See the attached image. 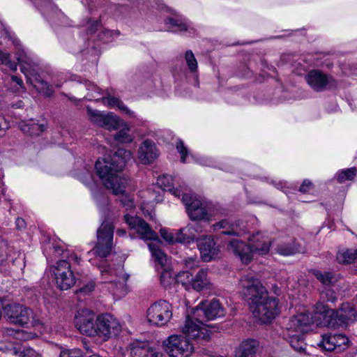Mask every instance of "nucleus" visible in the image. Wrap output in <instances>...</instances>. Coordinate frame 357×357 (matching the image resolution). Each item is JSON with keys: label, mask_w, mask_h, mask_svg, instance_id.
I'll return each instance as SVG.
<instances>
[{"label": "nucleus", "mask_w": 357, "mask_h": 357, "mask_svg": "<svg viewBox=\"0 0 357 357\" xmlns=\"http://www.w3.org/2000/svg\"><path fill=\"white\" fill-rule=\"evenodd\" d=\"M132 158L130 151L118 149L112 155L105 156L96 162V170L105 187L112 190L114 195H123L128 184V179L119 175L126 163Z\"/></svg>", "instance_id": "1"}, {"label": "nucleus", "mask_w": 357, "mask_h": 357, "mask_svg": "<svg viewBox=\"0 0 357 357\" xmlns=\"http://www.w3.org/2000/svg\"><path fill=\"white\" fill-rule=\"evenodd\" d=\"M75 323L79 331L89 337H98L106 342L113 336H116L121 330L119 321L110 314L98 316L89 310L78 311Z\"/></svg>", "instance_id": "2"}, {"label": "nucleus", "mask_w": 357, "mask_h": 357, "mask_svg": "<svg viewBox=\"0 0 357 357\" xmlns=\"http://www.w3.org/2000/svg\"><path fill=\"white\" fill-rule=\"evenodd\" d=\"M225 310L218 300L201 302L192 311V317L187 316L181 331L190 338L198 341H208L211 332L204 321L223 317Z\"/></svg>", "instance_id": "3"}, {"label": "nucleus", "mask_w": 357, "mask_h": 357, "mask_svg": "<svg viewBox=\"0 0 357 357\" xmlns=\"http://www.w3.org/2000/svg\"><path fill=\"white\" fill-rule=\"evenodd\" d=\"M227 248L238 256L243 263L248 264L254 254L266 255L268 252L270 241L260 233H257L250 239L249 245L235 238L229 242Z\"/></svg>", "instance_id": "4"}, {"label": "nucleus", "mask_w": 357, "mask_h": 357, "mask_svg": "<svg viewBox=\"0 0 357 357\" xmlns=\"http://www.w3.org/2000/svg\"><path fill=\"white\" fill-rule=\"evenodd\" d=\"M312 322V317L305 312L299 313L291 317L283 329V336L291 347L298 352H303L305 349L303 335Z\"/></svg>", "instance_id": "5"}, {"label": "nucleus", "mask_w": 357, "mask_h": 357, "mask_svg": "<svg viewBox=\"0 0 357 357\" xmlns=\"http://www.w3.org/2000/svg\"><path fill=\"white\" fill-rule=\"evenodd\" d=\"M17 59L21 66V71L29 82L40 93L46 96H51L53 93L52 87L45 81L42 79L37 73V64L23 50L17 52Z\"/></svg>", "instance_id": "6"}, {"label": "nucleus", "mask_w": 357, "mask_h": 357, "mask_svg": "<svg viewBox=\"0 0 357 357\" xmlns=\"http://www.w3.org/2000/svg\"><path fill=\"white\" fill-rule=\"evenodd\" d=\"M100 272L101 282L108 283V289L114 295L121 297L128 292L127 281L129 275L126 274L122 266L114 270L106 263L98 266Z\"/></svg>", "instance_id": "7"}, {"label": "nucleus", "mask_w": 357, "mask_h": 357, "mask_svg": "<svg viewBox=\"0 0 357 357\" xmlns=\"http://www.w3.org/2000/svg\"><path fill=\"white\" fill-rule=\"evenodd\" d=\"M249 307L254 317L263 324L271 322L280 312L278 299L269 296L268 292L255 301H250Z\"/></svg>", "instance_id": "8"}, {"label": "nucleus", "mask_w": 357, "mask_h": 357, "mask_svg": "<svg viewBox=\"0 0 357 357\" xmlns=\"http://www.w3.org/2000/svg\"><path fill=\"white\" fill-rule=\"evenodd\" d=\"M3 315L9 323L20 326H26L29 323L33 326L41 324L40 321L31 308L20 303L5 305Z\"/></svg>", "instance_id": "9"}, {"label": "nucleus", "mask_w": 357, "mask_h": 357, "mask_svg": "<svg viewBox=\"0 0 357 357\" xmlns=\"http://www.w3.org/2000/svg\"><path fill=\"white\" fill-rule=\"evenodd\" d=\"M114 229L111 222H103L97 231L96 245L88 254L92 253L101 258L107 257L112 251Z\"/></svg>", "instance_id": "10"}, {"label": "nucleus", "mask_w": 357, "mask_h": 357, "mask_svg": "<svg viewBox=\"0 0 357 357\" xmlns=\"http://www.w3.org/2000/svg\"><path fill=\"white\" fill-rule=\"evenodd\" d=\"M357 320V311L349 303H343L341 307L331 311L329 319H326V324L333 328H346L350 324Z\"/></svg>", "instance_id": "11"}, {"label": "nucleus", "mask_w": 357, "mask_h": 357, "mask_svg": "<svg viewBox=\"0 0 357 357\" xmlns=\"http://www.w3.org/2000/svg\"><path fill=\"white\" fill-rule=\"evenodd\" d=\"M239 284L241 295L248 303L250 301H255L268 292L261 281L252 273L243 275L240 280Z\"/></svg>", "instance_id": "12"}, {"label": "nucleus", "mask_w": 357, "mask_h": 357, "mask_svg": "<svg viewBox=\"0 0 357 357\" xmlns=\"http://www.w3.org/2000/svg\"><path fill=\"white\" fill-rule=\"evenodd\" d=\"M194 347L187 337L171 335L165 341V351L170 357H189Z\"/></svg>", "instance_id": "13"}, {"label": "nucleus", "mask_w": 357, "mask_h": 357, "mask_svg": "<svg viewBox=\"0 0 357 357\" xmlns=\"http://www.w3.org/2000/svg\"><path fill=\"white\" fill-rule=\"evenodd\" d=\"M146 317L151 324L165 326L172 317V305L165 300L155 302L148 308Z\"/></svg>", "instance_id": "14"}, {"label": "nucleus", "mask_w": 357, "mask_h": 357, "mask_svg": "<svg viewBox=\"0 0 357 357\" xmlns=\"http://www.w3.org/2000/svg\"><path fill=\"white\" fill-rule=\"evenodd\" d=\"M305 80L312 89L316 92L335 89L337 82L332 76L320 70H312L305 76Z\"/></svg>", "instance_id": "15"}, {"label": "nucleus", "mask_w": 357, "mask_h": 357, "mask_svg": "<svg viewBox=\"0 0 357 357\" xmlns=\"http://www.w3.org/2000/svg\"><path fill=\"white\" fill-rule=\"evenodd\" d=\"M56 284L61 290H68L75 283V278L70 264L66 260H59L54 267Z\"/></svg>", "instance_id": "16"}, {"label": "nucleus", "mask_w": 357, "mask_h": 357, "mask_svg": "<svg viewBox=\"0 0 357 357\" xmlns=\"http://www.w3.org/2000/svg\"><path fill=\"white\" fill-rule=\"evenodd\" d=\"M181 200L185 206L188 216L192 220L208 219L205 202L187 192L183 195Z\"/></svg>", "instance_id": "17"}, {"label": "nucleus", "mask_w": 357, "mask_h": 357, "mask_svg": "<svg viewBox=\"0 0 357 357\" xmlns=\"http://www.w3.org/2000/svg\"><path fill=\"white\" fill-rule=\"evenodd\" d=\"M87 114L93 123L108 130H116L120 127V119L113 113H104L87 107Z\"/></svg>", "instance_id": "18"}, {"label": "nucleus", "mask_w": 357, "mask_h": 357, "mask_svg": "<svg viewBox=\"0 0 357 357\" xmlns=\"http://www.w3.org/2000/svg\"><path fill=\"white\" fill-rule=\"evenodd\" d=\"M124 220L131 229L137 231L142 239L146 241L158 238L157 234L142 218L126 214L124 215Z\"/></svg>", "instance_id": "19"}, {"label": "nucleus", "mask_w": 357, "mask_h": 357, "mask_svg": "<svg viewBox=\"0 0 357 357\" xmlns=\"http://www.w3.org/2000/svg\"><path fill=\"white\" fill-rule=\"evenodd\" d=\"M200 251L201 257L205 261H209L218 257L219 248L215 246L214 240L211 237L201 238L197 244Z\"/></svg>", "instance_id": "20"}, {"label": "nucleus", "mask_w": 357, "mask_h": 357, "mask_svg": "<svg viewBox=\"0 0 357 357\" xmlns=\"http://www.w3.org/2000/svg\"><path fill=\"white\" fill-rule=\"evenodd\" d=\"M0 351L3 353L10 354L20 357H37L38 352L27 346L15 344L12 342L0 344Z\"/></svg>", "instance_id": "21"}, {"label": "nucleus", "mask_w": 357, "mask_h": 357, "mask_svg": "<svg viewBox=\"0 0 357 357\" xmlns=\"http://www.w3.org/2000/svg\"><path fill=\"white\" fill-rule=\"evenodd\" d=\"M158 155V151L153 142L146 139L139 146L138 158L139 161L144 165L153 162Z\"/></svg>", "instance_id": "22"}, {"label": "nucleus", "mask_w": 357, "mask_h": 357, "mask_svg": "<svg viewBox=\"0 0 357 357\" xmlns=\"http://www.w3.org/2000/svg\"><path fill=\"white\" fill-rule=\"evenodd\" d=\"M259 349V342L255 339L243 340L234 350V357H256Z\"/></svg>", "instance_id": "23"}, {"label": "nucleus", "mask_w": 357, "mask_h": 357, "mask_svg": "<svg viewBox=\"0 0 357 357\" xmlns=\"http://www.w3.org/2000/svg\"><path fill=\"white\" fill-rule=\"evenodd\" d=\"M130 355L132 357H165L162 354L152 349L146 342H133L130 345Z\"/></svg>", "instance_id": "24"}, {"label": "nucleus", "mask_w": 357, "mask_h": 357, "mask_svg": "<svg viewBox=\"0 0 357 357\" xmlns=\"http://www.w3.org/2000/svg\"><path fill=\"white\" fill-rule=\"evenodd\" d=\"M176 180L172 176L162 175L158 178L157 185L163 190H169L175 197H183L186 193L187 189L183 186L175 188Z\"/></svg>", "instance_id": "25"}, {"label": "nucleus", "mask_w": 357, "mask_h": 357, "mask_svg": "<svg viewBox=\"0 0 357 357\" xmlns=\"http://www.w3.org/2000/svg\"><path fill=\"white\" fill-rule=\"evenodd\" d=\"M213 284L208 276V271L206 269H200L197 273L192 276L190 289L200 292L204 290H211Z\"/></svg>", "instance_id": "26"}, {"label": "nucleus", "mask_w": 357, "mask_h": 357, "mask_svg": "<svg viewBox=\"0 0 357 357\" xmlns=\"http://www.w3.org/2000/svg\"><path fill=\"white\" fill-rule=\"evenodd\" d=\"M148 246L155 261L157 263L156 268L158 271H160V269L169 268V259L167 255L160 249L159 245L155 243H149Z\"/></svg>", "instance_id": "27"}, {"label": "nucleus", "mask_w": 357, "mask_h": 357, "mask_svg": "<svg viewBox=\"0 0 357 357\" xmlns=\"http://www.w3.org/2000/svg\"><path fill=\"white\" fill-rule=\"evenodd\" d=\"M214 230H219L223 229V234L231 236H240L243 231L241 230L239 225V221L230 222L229 220H222L219 222L213 225Z\"/></svg>", "instance_id": "28"}, {"label": "nucleus", "mask_w": 357, "mask_h": 357, "mask_svg": "<svg viewBox=\"0 0 357 357\" xmlns=\"http://www.w3.org/2000/svg\"><path fill=\"white\" fill-rule=\"evenodd\" d=\"M165 24L169 30L174 32L188 31L190 29V24L182 18L174 19L173 17H167Z\"/></svg>", "instance_id": "29"}, {"label": "nucleus", "mask_w": 357, "mask_h": 357, "mask_svg": "<svg viewBox=\"0 0 357 357\" xmlns=\"http://www.w3.org/2000/svg\"><path fill=\"white\" fill-rule=\"evenodd\" d=\"M120 128L121 129L113 136L114 142L116 144L131 143L134 140V136L129 133L130 126L126 123H122L119 128Z\"/></svg>", "instance_id": "30"}, {"label": "nucleus", "mask_w": 357, "mask_h": 357, "mask_svg": "<svg viewBox=\"0 0 357 357\" xmlns=\"http://www.w3.org/2000/svg\"><path fill=\"white\" fill-rule=\"evenodd\" d=\"M195 227L191 224L179 230L176 234V241L179 243H189L197 239Z\"/></svg>", "instance_id": "31"}, {"label": "nucleus", "mask_w": 357, "mask_h": 357, "mask_svg": "<svg viewBox=\"0 0 357 357\" xmlns=\"http://www.w3.org/2000/svg\"><path fill=\"white\" fill-rule=\"evenodd\" d=\"M20 128L24 134L30 136H38L45 130V127L43 124L29 121L20 123Z\"/></svg>", "instance_id": "32"}, {"label": "nucleus", "mask_w": 357, "mask_h": 357, "mask_svg": "<svg viewBox=\"0 0 357 357\" xmlns=\"http://www.w3.org/2000/svg\"><path fill=\"white\" fill-rule=\"evenodd\" d=\"M102 102L105 105L110 107H117L120 111L123 113L128 114L129 116H132L133 112H131L123 103V102L118 98L107 96L102 98Z\"/></svg>", "instance_id": "33"}, {"label": "nucleus", "mask_w": 357, "mask_h": 357, "mask_svg": "<svg viewBox=\"0 0 357 357\" xmlns=\"http://www.w3.org/2000/svg\"><path fill=\"white\" fill-rule=\"evenodd\" d=\"M336 259L340 264H351L354 260L357 263V250L342 249L337 252Z\"/></svg>", "instance_id": "34"}, {"label": "nucleus", "mask_w": 357, "mask_h": 357, "mask_svg": "<svg viewBox=\"0 0 357 357\" xmlns=\"http://www.w3.org/2000/svg\"><path fill=\"white\" fill-rule=\"evenodd\" d=\"M276 250L277 252L281 255L289 256L301 252L303 251V249L300 245H296L295 243L293 242L292 243L279 245Z\"/></svg>", "instance_id": "35"}, {"label": "nucleus", "mask_w": 357, "mask_h": 357, "mask_svg": "<svg viewBox=\"0 0 357 357\" xmlns=\"http://www.w3.org/2000/svg\"><path fill=\"white\" fill-rule=\"evenodd\" d=\"M8 333L10 335H13L16 340L20 341H29L31 340H33L37 337L36 333L31 331H26L24 330L19 329V330H8Z\"/></svg>", "instance_id": "36"}, {"label": "nucleus", "mask_w": 357, "mask_h": 357, "mask_svg": "<svg viewBox=\"0 0 357 357\" xmlns=\"http://www.w3.org/2000/svg\"><path fill=\"white\" fill-rule=\"evenodd\" d=\"M175 278L177 283L181 284L186 289H190L192 275L188 271L179 272Z\"/></svg>", "instance_id": "37"}, {"label": "nucleus", "mask_w": 357, "mask_h": 357, "mask_svg": "<svg viewBox=\"0 0 357 357\" xmlns=\"http://www.w3.org/2000/svg\"><path fill=\"white\" fill-rule=\"evenodd\" d=\"M175 275L169 268L161 269L160 283L165 287L171 286L175 282Z\"/></svg>", "instance_id": "38"}, {"label": "nucleus", "mask_w": 357, "mask_h": 357, "mask_svg": "<svg viewBox=\"0 0 357 357\" xmlns=\"http://www.w3.org/2000/svg\"><path fill=\"white\" fill-rule=\"evenodd\" d=\"M335 335L324 334L322 335V342L321 346L324 349L328 351L336 349Z\"/></svg>", "instance_id": "39"}, {"label": "nucleus", "mask_w": 357, "mask_h": 357, "mask_svg": "<svg viewBox=\"0 0 357 357\" xmlns=\"http://www.w3.org/2000/svg\"><path fill=\"white\" fill-rule=\"evenodd\" d=\"M356 174V169L351 167L346 170L341 171L337 174V179L339 183H343L346 181L352 180Z\"/></svg>", "instance_id": "40"}, {"label": "nucleus", "mask_w": 357, "mask_h": 357, "mask_svg": "<svg viewBox=\"0 0 357 357\" xmlns=\"http://www.w3.org/2000/svg\"><path fill=\"white\" fill-rule=\"evenodd\" d=\"M319 299L323 302L335 303L337 299V296L334 290L331 288H324L320 293Z\"/></svg>", "instance_id": "41"}, {"label": "nucleus", "mask_w": 357, "mask_h": 357, "mask_svg": "<svg viewBox=\"0 0 357 357\" xmlns=\"http://www.w3.org/2000/svg\"><path fill=\"white\" fill-rule=\"evenodd\" d=\"M313 274L315 278L324 285L331 284L333 278V274L331 272L322 273L319 271L314 270L313 271Z\"/></svg>", "instance_id": "42"}, {"label": "nucleus", "mask_w": 357, "mask_h": 357, "mask_svg": "<svg viewBox=\"0 0 357 357\" xmlns=\"http://www.w3.org/2000/svg\"><path fill=\"white\" fill-rule=\"evenodd\" d=\"M325 302L321 301L319 299V301L315 305V311L317 313L324 315L325 319H329L331 315V311H334V310L331 309L327 305L324 304Z\"/></svg>", "instance_id": "43"}, {"label": "nucleus", "mask_w": 357, "mask_h": 357, "mask_svg": "<svg viewBox=\"0 0 357 357\" xmlns=\"http://www.w3.org/2000/svg\"><path fill=\"white\" fill-rule=\"evenodd\" d=\"M185 59L190 70L195 72L197 69V61L191 50L185 52Z\"/></svg>", "instance_id": "44"}, {"label": "nucleus", "mask_w": 357, "mask_h": 357, "mask_svg": "<svg viewBox=\"0 0 357 357\" xmlns=\"http://www.w3.org/2000/svg\"><path fill=\"white\" fill-rule=\"evenodd\" d=\"M59 357H84V353L79 349H66L61 351Z\"/></svg>", "instance_id": "45"}, {"label": "nucleus", "mask_w": 357, "mask_h": 357, "mask_svg": "<svg viewBox=\"0 0 357 357\" xmlns=\"http://www.w3.org/2000/svg\"><path fill=\"white\" fill-rule=\"evenodd\" d=\"M335 337L336 349H344L349 341L347 337L342 334H335Z\"/></svg>", "instance_id": "46"}, {"label": "nucleus", "mask_w": 357, "mask_h": 357, "mask_svg": "<svg viewBox=\"0 0 357 357\" xmlns=\"http://www.w3.org/2000/svg\"><path fill=\"white\" fill-rule=\"evenodd\" d=\"M178 152L181 154V160L183 163L185 162V158L188 154V150L184 145L183 141L179 140L176 145Z\"/></svg>", "instance_id": "47"}, {"label": "nucleus", "mask_w": 357, "mask_h": 357, "mask_svg": "<svg viewBox=\"0 0 357 357\" xmlns=\"http://www.w3.org/2000/svg\"><path fill=\"white\" fill-rule=\"evenodd\" d=\"M160 232L162 238L165 239L167 242L169 243H173L176 241H176V236H174L172 233L169 232L166 229H161Z\"/></svg>", "instance_id": "48"}, {"label": "nucleus", "mask_w": 357, "mask_h": 357, "mask_svg": "<svg viewBox=\"0 0 357 357\" xmlns=\"http://www.w3.org/2000/svg\"><path fill=\"white\" fill-rule=\"evenodd\" d=\"M185 266L188 269H193L199 266V261L195 257H189L184 261Z\"/></svg>", "instance_id": "49"}, {"label": "nucleus", "mask_w": 357, "mask_h": 357, "mask_svg": "<svg viewBox=\"0 0 357 357\" xmlns=\"http://www.w3.org/2000/svg\"><path fill=\"white\" fill-rule=\"evenodd\" d=\"M7 245L5 243L0 241V265L7 259Z\"/></svg>", "instance_id": "50"}, {"label": "nucleus", "mask_w": 357, "mask_h": 357, "mask_svg": "<svg viewBox=\"0 0 357 357\" xmlns=\"http://www.w3.org/2000/svg\"><path fill=\"white\" fill-rule=\"evenodd\" d=\"M121 203L126 209L132 208L134 206L133 199L127 195H123L121 198Z\"/></svg>", "instance_id": "51"}, {"label": "nucleus", "mask_w": 357, "mask_h": 357, "mask_svg": "<svg viewBox=\"0 0 357 357\" xmlns=\"http://www.w3.org/2000/svg\"><path fill=\"white\" fill-rule=\"evenodd\" d=\"M95 288V283L93 282H89L85 285H84L82 287H81L79 290L77 291V293L79 294H89L92 291H93Z\"/></svg>", "instance_id": "52"}, {"label": "nucleus", "mask_w": 357, "mask_h": 357, "mask_svg": "<svg viewBox=\"0 0 357 357\" xmlns=\"http://www.w3.org/2000/svg\"><path fill=\"white\" fill-rule=\"evenodd\" d=\"M312 182L310 180L305 179L300 186L299 191L304 193L307 192L312 189Z\"/></svg>", "instance_id": "53"}, {"label": "nucleus", "mask_w": 357, "mask_h": 357, "mask_svg": "<svg viewBox=\"0 0 357 357\" xmlns=\"http://www.w3.org/2000/svg\"><path fill=\"white\" fill-rule=\"evenodd\" d=\"M8 123L6 121L5 118L0 115V136L8 128Z\"/></svg>", "instance_id": "54"}, {"label": "nucleus", "mask_w": 357, "mask_h": 357, "mask_svg": "<svg viewBox=\"0 0 357 357\" xmlns=\"http://www.w3.org/2000/svg\"><path fill=\"white\" fill-rule=\"evenodd\" d=\"M10 62V54L0 50V64L7 65Z\"/></svg>", "instance_id": "55"}, {"label": "nucleus", "mask_w": 357, "mask_h": 357, "mask_svg": "<svg viewBox=\"0 0 357 357\" xmlns=\"http://www.w3.org/2000/svg\"><path fill=\"white\" fill-rule=\"evenodd\" d=\"M68 259L66 260L69 263L72 261H75L77 264L79 263L80 258L75 253L70 254L69 256H68Z\"/></svg>", "instance_id": "56"}, {"label": "nucleus", "mask_w": 357, "mask_h": 357, "mask_svg": "<svg viewBox=\"0 0 357 357\" xmlns=\"http://www.w3.org/2000/svg\"><path fill=\"white\" fill-rule=\"evenodd\" d=\"M99 26H100V24L98 21L93 22L91 24V26L89 27V31L91 33H93L98 30V28Z\"/></svg>", "instance_id": "57"}, {"label": "nucleus", "mask_w": 357, "mask_h": 357, "mask_svg": "<svg viewBox=\"0 0 357 357\" xmlns=\"http://www.w3.org/2000/svg\"><path fill=\"white\" fill-rule=\"evenodd\" d=\"M16 226L19 229L24 228L26 226L25 221L21 218H17L16 219Z\"/></svg>", "instance_id": "58"}, {"label": "nucleus", "mask_w": 357, "mask_h": 357, "mask_svg": "<svg viewBox=\"0 0 357 357\" xmlns=\"http://www.w3.org/2000/svg\"><path fill=\"white\" fill-rule=\"evenodd\" d=\"M11 80L13 82H15L20 86V88H23V81L21 78L18 77L17 76L13 75L11 77Z\"/></svg>", "instance_id": "59"}, {"label": "nucleus", "mask_w": 357, "mask_h": 357, "mask_svg": "<svg viewBox=\"0 0 357 357\" xmlns=\"http://www.w3.org/2000/svg\"><path fill=\"white\" fill-rule=\"evenodd\" d=\"M87 89L88 90H93L95 92H96L97 93H100V89L96 85H93V84H89L88 86H87Z\"/></svg>", "instance_id": "60"}, {"label": "nucleus", "mask_w": 357, "mask_h": 357, "mask_svg": "<svg viewBox=\"0 0 357 357\" xmlns=\"http://www.w3.org/2000/svg\"><path fill=\"white\" fill-rule=\"evenodd\" d=\"M192 225L195 227V231H196V236H197L198 234L201 232H202V227L199 223H193L191 224Z\"/></svg>", "instance_id": "61"}, {"label": "nucleus", "mask_w": 357, "mask_h": 357, "mask_svg": "<svg viewBox=\"0 0 357 357\" xmlns=\"http://www.w3.org/2000/svg\"><path fill=\"white\" fill-rule=\"evenodd\" d=\"M160 9L165 10V11L171 13H172V15H174L176 17H178V15L174 10H172L171 8H168L167 6H166L165 5L162 6Z\"/></svg>", "instance_id": "62"}, {"label": "nucleus", "mask_w": 357, "mask_h": 357, "mask_svg": "<svg viewBox=\"0 0 357 357\" xmlns=\"http://www.w3.org/2000/svg\"><path fill=\"white\" fill-rule=\"evenodd\" d=\"M102 36L100 37V40H105V37L111 36L112 34V32L109 30H106L101 32Z\"/></svg>", "instance_id": "63"}, {"label": "nucleus", "mask_w": 357, "mask_h": 357, "mask_svg": "<svg viewBox=\"0 0 357 357\" xmlns=\"http://www.w3.org/2000/svg\"><path fill=\"white\" fill-rule=\"evenodd\" d=\"M126 234V230L123 229H118L116 230V235L119 236H123Z\"/></svg>", "instance_id": "64"}]
</instances>
